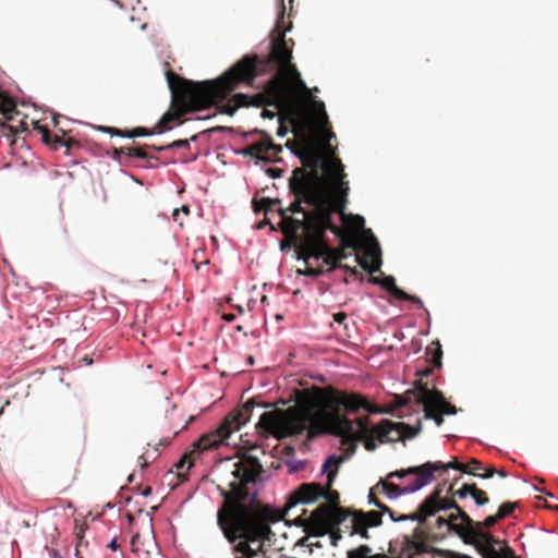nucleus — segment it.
<instances>
[{"mask_svg": "<svg viewBox=\"0 0 558 558\" xmlns=\"http://www.w3.org/2000/svg\"><path fill=\"white\" fill-rule=\"evenodd\" d=\"M332 403L338 410L326 416L308 412L288 417L275 411L263 412L258 417L256 428L262 435L271 436L277 439L295 437L305 432L307 433L308 440L320 435H333L342 438L348 444H352V451H354L356 444L364 439H366V450H375L376 442L374 439H369L371 437H376L383 442L390 439L389 435L392 432H397L399 437L413 438L421 429L420 427H412L403 423L397 426L387 420H383L380 424L372 426L365 417L348 418L339 410H344L349 413H356L361 409L369 413L381 412V410L374 409L357 395L337 393L332 398Z\"/></svg>", "mask_w": 558, "mask_h": 558, "instance_id": "nucleus-1", "label": "nucleus"}, {"mask_svg": "<svg viewBox=\"0 0 558 558\" xmlns=\"http://www.w3.org/2000/svg\"><path fill=\"white\" fill-rule=\"evenodd\" d=\"M260 473L257 459L235 463L230 493L225 495V504L216 514L217 526L230 545L231 554L242 558L264 555L275 535L270 525L282 520L280 510L256 500Z\"/></svg>", "mask_w": 558, "mask_h": 558, "instance_id": "nucleus-2", "label": "nucleus"}, {"mask_svg": "<svg viewBox=\"0 0 558 558\" xmlns=\"http://www.w3.org/2000/svg\"><path fill=\"white\" fill-rule=\"evenodd\" d=\"M323 172L329 177L333 197L324 194L323 178L316 167L312 171L298 168L293 170L289 181L294 199L287 210L292 214H302L303 220L300 223L303 228L323 236L328 230L337 236L341 235V229L332 220L336 213L342 223L349 225L354 231H363L365 219L360 215H348L344 211L349 187L343 181L345 174L341 161L329 158L323 163Z\"/></svg>", "mask_w": 558, "mask_h": 558, "instance_id": "nucleus-3", "label": "nucleus"}, {"mask_svg": "<svg viewBox=\"0 0 558 558\" xmlns=\"http://www.w3.org/2000/svg\"><path fill=\"white\" fill-rule=\"evenodd\" d=\"M260 62L257 58L245 57L221 77L215 81L197 82L189 92V99L195 110L219 106L220 112L233 116L240 107L258 105L246 94H235L228 98L240 84L252 85L258 75Z\"/></svg>", "mask_w": 558, "mask_h": 558, "instance_id": "nucleus-4", "label": "nucleus"}, {"mask_svg": "<svg viewBox=\"0 0 558 558\" xmlns=\"http://www.w3.org/2000/svg\"><path fill=\"white\" fill-rule=\"evenodd\" d=\"M281 7L277 15L274 33L271 36L270 48L272 59L278 68V73L274 75L267 84V92L270 98L269 105L279 109L286 106L291 99V85L305 94L306 97H313L312 90L302 80L300 72L292 64V50L289 44L293 45L291 39L287 40L284 35L291 29V24L287 27L283 24L286 8L283 0H280Z\"/></svg>", "mask_w": 558, "mask_h": 558, "instance_id": "nucleus-5", "label": "nucleus"}, {"mask_svg": "<svg viewBox=\"0 0 558 558\" xmlns=\"http://www.w3.org/2000/svg\"><path fill=\"white\" fill-rule=\"evenodd\" d=\"M440 489L430 493L418 506L417 511L403 514L398 518V521H414L424 524L426 520L434 517L439 511L457 510L456 514H451L448 519L438 517L436 520L437 526L448 532L454 533L458 536H473L483 541L487 539V535L483 534L477 523H474L471 518L456 504L454 501L445 499L440 496Z\"/></svg>", "mask_w": 558, "mask_h": 558, "instance_id": "nucleus-6", "label": "nucleus"}, {"mask_svg": "<svg viewBox=\"0 0 558 558\" xmlns=\"http://www.w3.org/2000/svg\"><path fill=\"white\" fill-rule=\"evenodd\" d=\"M253 408V402H246L230 421L228 420L218 429L203 435L195 444V448L203 452L226 444L232 432L240 429L250 420Z\"/></svg>", "mask_w": 558, "mask_h": 558, "instance_id": "nucleus-7", "label": "nucleus"}, {"mask_svg": "<svg viewBox=\"0 0 558 558\" xmlns=\"http://www.w3.org/2000/svg\"><path fill=\"white\" fill-rule=\"evenodd\" d=\"M312 234L304 246V262L307 265L306 275L317 277L324 272V267L330 268L333 263V251L324 241L323 235L315 231H307Z\"/></svg>", "mask_w": 558, "mask_h": 558, "instance_id": "nucleus-8", "label": "nucleus"}, {"mask_svg": "<svg viewBox=\"0 0 558 558\" xmlns=\"http://www.w3.org/2000/svg\"><path fill=\"white\" fill-rule=\"evenodd\" d=\"M312 113L317 124L318 135L320 141L323 142L328 156L324 159L319 155H315L312 160L306 162V166L310 168L308 171H312L314 167L316 170L319 169L323 171V163L329 158H335L332 156L333 151L331 149V140L336 138V135L327 129L328 125V114L325 109V104L320 100L312 99ZM305 163V161L303 160Z\"/></svg>", "mask_w": 558, "mask_h": 558, "instance_id": "nucleus-9", "label": "nucleus"}, {"mask_svg": "<svg viewBox=\"0 0 558 558\" xmlns=\"http://www.w3.org/2000/svg\"><path fill=\"white\" fill-rule=\"evenodd\" d=\"M471 520L478 524L481 532L487 535V539L482 542L480 538L471 537L465 534L464 536H460L463 542L474 545L483 558H505V553L501 550V541L494 537L493 534L487 531V529L495 525L498 520H500L498 515H489L483 522Z\"/></svg>", "mask_w": 558, "mask_h": 558, "instance_id": "nucleus-10", "label": "nucleus"}, {"mask_svg": "<svg viewBox=\"0 0 558 558\" xmlns=\"http://www.w3.org/2000/svg\"><path fill=\"white\" fill-rule=\"evenodd\" d=\"M436 471L437 465L435 463L426 462L424 463V471L417 474V477H415L412 483L403 487H398L396 484L381 481L383 490L389 499H397L403 495L414 494L434 481V473Z\"/></svg>", "mask_w": 558, "mask_h": 558, "instance_id": "nucleus-11", "label": "nucleus"}, {"mask_svg": "<svg viewBox=\"0 0 558 558\" xmlns=\"http://www.w3.org/2000/svg\"><path fill=\"white\" fill-rule=\"evenodd\" d=\"M326 489L316 483L302 484L294 493V501L289 505V509L295 505H310L314 504L318 498L326 496Z\"/></svg>", "mask_w": 558, "mask_h": 558, "instance_id": "nucleus-12", "label": "nucleus"}, {"mask_svg": "<svg viewBox=\"0 0 558 558\" xmlns=\"http://www.w3.org/2000/svg\"><path fill=\"white\" fill-rule=\"evenodd\" d=\"M420 403L422 405H430L445 415H453L457 413L456 407L447 403L444 395L437 390H426L420 398Z\"/></svg>", "mask_w": 558, "mask_h": 558, "instance_id": "nucleus-13", "label": "nucleus"}, {"mask_svg": "<svg viewBox=\"0 0 558 558\" xmlns=\"http://www.w3.org/2000/svg\"><path fill=\"white\" fill-rule=\"evenodd\" d=\"M347 460L344 456H339L336 453L329 454L322 464V474H326L327 477V488H329L338 474V470L340 465Z\"/></svg>", "mask_w": 558, "mask_h": 558, "instance_id": "nucleus-14", "label": "nucleus"}, {"mask_svg": "<svg viewBox=\"0 0 558 558\" xmlns=\"http://www.w3.org/2000/svg\"><path fill=\"white\" fill-rule=\"evenodd\" d=\"M379 284L384 289H386L396 299L404 300V301H413V302L417 303L420 306L423 305L422 301L418 298L410 295V294L405 293L404 291H402L400 288H398L396 286L395 278L392 276H385L381 279V281L379 282Z\"/></svg>", "mask_w": 558, "mask_h": 558, "instance_id": "nucleus-15", "label": "nucleus"}, {"mask_svg": "<svg viewBox=\"0 0 558 558\" xmlns=\"http://www.w3.org/2000/svg\"><path fill=\"white\" fill-rule=\"evenodd\" d=\"M352 523H357L362 527H374L381 524V515L376 511H355L352 514Z\"/></svg>", "mask_w": 558, "mask_h": 558, "instance_id": "nucleus-16", "label": "nucleus"}, {"mask_svg": "<svg viewBox=\"0 0 558 558\" xmlns=\"http://www.w3.org/2000/svg\"><path fill=\"white\" fill-rule=\"evenodd\" d=\"M258 134L260 138L254 143L257 147L258 153L272 150L275 153L281 151V146L272 143L271 137L264 131L255 130L252 134Z\"/></svg>", "mask_w": 558, "mask_h": 558, "instance_id": "nucleus-17", "label": "nucleus"}, {"mask_svg": "<svg viewBox=\"0 0 558 558\" xmlns=\"http://www.w3.org/2000/svg\"><path fill=\"white\" fill-rule=\"evenodd\" d=\"M283 462L287 466L288 473L291 475L305 470L308 465L307 460L293 459V458L286 459Z\"/></svg>", "mask_w": 558, "mask_h": 558, "instance_id": "nucleus-18", "label": "nucleus"}, {"mask_svg": "<svg viewBox=\"0 0 558 558\" xmlns=\"http://www.w3.org/2000/svg\"><path fill=\"white\" fill-rule=\"evenodd\" d=\"M423 471H424V464H422L420 466H410L404 470L393 471L388 474V477L389 478H392V477L403 478L408 475H415V477H417V474H421Z\"/></svg>", "mask_w": 558, "mask_h": 558, "instance_id": "nucleus-19", "label": "nucleus"}, {"mask_svg": "<svg viewBox=\"0 0 558 558\" xmlns=\"http://www.w3.org/2000/svg\"><path fill=\"white\" fill-rule=\"evenodd\" d=\"M371 548L366 545H361L355 549L348 551V558H384L378 555H371Z\"/></svg>", "mask_w": 558, "mask_h": 558, "instance_id": "nucleus-20", "label": "nucleus"}, {"mask_svg": "<svg viewBox=\"0 0 558 558\" xmlns=\"http://www.w3.org/2000/svg\"><path fill=\"white\" fill-rule=\"evenodd\" d=\"M436 465H437V470L442 466L444 469H453V470H458V471H461L462 473L464 474H471L472 472L468 469V466L463 463H460L458 461H450L446 464H442L440 462H434Z\"/></svg>", "mask_w": 558, "mask_h": 558, "instance_id": "nucleus-21", "label": "nucleus"}, {"mask_svg": "<svg viewBox=\"0 0 558 558\" xmlns=\"http://www.w3.org/2000/svg\"><path fill=\"white\" fill-rule=\"evenodd\" d=\"M471 497L474 500V502L480 507L485 506L489 502V499L486 497L485 493L483 490L477 489L475 485L473 487Z\"/></svg>", "mask_w": 558, "mask_h": 558, "instance_id": "nucleus-22", "label": "nucleus"}, {"mask_svg": "<svg viewBox=\"0 0 558 558\" xmlns=\"http://www.w3.org/2000/svg\"><path fill=\"white\" fill-rule=\"evenodd\" d=\"M239 154H241L244 157H250L252 159H255L256 162L262 160V157L259 156V153H258L257 147H256L255 144L248 145L247 147L241 149L239 151Z\"/></svg>", "mask_w": 558, "mask_h": 558, "instance_id": "nucleus-23", "label": "nucleus"}, {"mask_svg": "<svg viewBox=\"0 0 558 558\" xmlns=\"http://www.w3.org/2000/svg\"><path fill=\"white\" fill-rule=\"evenodd\" d=\"M116 134L118 136H121V137H128V138H132V137H144V136H150L153 135L154 133L151 132H147L145 131L144 129L142 128H137V129H134L131 133H126V134H123L122 132L120 131H117Z\"/></svg>", "mask_w": 558, "mask_h": 558, "instance_id": "nucleus-24", "label": "nucleus"}, {"mask_svg": "<svg viewBox=\"0 0 558 558\" xmlns=\"http://www.w3.org/2000/svg\"><path fill=\"white\" fill-rule=\"evenodd\" d=\"M514 507H515V505L512 502H505L498 508V511L496 514L498 515L499 519H502V518L509 515L513 511Z\"/></svg>", "mask_w": 558, "mask_h": 558, "instance_id": "nucleus-25", "label": "nucleus"}, {"mask_svg": "<svg viewBox=\"0 0 558 558\" xmlns=\"http://www.w3.org/2000/svg\"><path fill=\"white\" fill-rule=\"evenodd\" d=\"M474 485L475 484H472V485L464 484L460 489H458L454 493V496H458L461 499H464L468 496H471Z\"/></svg>", "mask_w": 558, "mask_h": 558, "instance_id": "nucleus-26", "label": "nucleus"}, {"mask_svg": "<svg viewBox=\"0 0 558 558\" xmlns=\"http://www.w3.org/2000/svg\"><path fill=\"white\" fill-rule=\"evenodd\" d=\"M128 155L130 157L138 158V159H147L148 155L142 149L137 147L128 148Z\"/></svg>", "mask_w": 558, "mask_h": 558, "instance_id": "nucleus-27", "label": "nucleus"}, {"mask_svg": "<svg viewBox=\"0 0 558 558\" xmlns=\"http://www.w3.org/2000/svg\"><path fill=\"white\" fill-rule=\"evenodd\" d=\"M423 407H424V411H425V418H432V420H434V422L437 426H441L444 423V418L441 417V415H433L429 410V408H432L430 405H423Z\"/></svg>", "mask_w": 558, "mask_h": 558, "instance_id": "nucleus-28", "label": "nucleus"}, {"mask_svg": "<svg viewBox=\"0 0 558 558\" xmlns=\"http://www.w3.org/2000/svg\"><path fill=\"white\" fill-rule=\"evenodd\" d=\"M468 469L472 472L470 475L480 476L481 474H476L475 471L484 470L483 464L475 459H472L468 464H465Z\"/></svg>", "mask_w": 558, "mask_h": 558, "instance_id": "nucleus-29", "label": "nucleus"}, {"mask_svg": "<svg viewBox=\"0 0 558 558\" xmlns=\"http://www.w3.org/2000/svg\"><path fill=\"white\" fill-rule=\"evenodd\" d=\"M167 148H169V149H175V148L190 149V141L189 140H178V141H174L171 144L167 145Z\"/></svg>", "mask_w": 558, "mask_h": 558, "instance_id": "nucleus-30", "label": "nucleus"}, {"mask_svg": "<svg viewBox=\"0 0 558 558\" xmlns=\"http://www.w3.org/2000/svg\"><path fill=\"white\" fill-rule=\"evenodd\" d=\"M494 474H497V475H499L502 478L507 476V473L504 470H496L494 468H489V469L486 470V472L484 474L480 475V477H482V478H489Z\"/></svg>", "mask_w": 558, "mask_h": 558, "instance_id": "nucleus-31", "label": "nucleus"}, {"mask_svg": "<svg viewBox=\"0 0 558 558\" xmlns=\"http://www.w3.org/2000/svg\"><path fill=\"white\" fill-rule=\"evenodd\" d=\"M368 504L379 508L381 512H389V508L377 500L372 493L368 495Z\"/></svg>", "mask_w": 558, "mask_h": 558, "instance_id": "nucleus-32", "label": "nucleus"}, {"mask_svg": "<svg viewBox=\"0 0 558 558\" xmlns=\"http://www.w3.org/2000/svg\"><path fill=\"white\" fill-rule=\"evenodd\" d=\"M166 77H167L169 89L171 90L172 95L174 96V94H175L174 80L178 77L170 71L166 72Z\"/></svg>", "mask_w": 558, "mask_h": 558, "instance_id": "nucleus-33", "label": "nucleus"}, {"mask_svg": "<svg viewBox=\"0 0 558 558\" xmlns=\"http://www.w3.org/2000/svg\"><path fill=\"white\" fill-rule=\"evenodd\" d=\"M353 534H360L363 538H368L367 527H362L357 523H352Z\"/></svg>", "mask_w": 558, "mask_h": 558, "instance_id": "nucleus-34", "label": "nucleus"}, {"mask_svg": "<svg viewBox=\"0 0 558 558\" xmlns=\"http://www.w3.org/2000/svg\"><path fill=\"white\" fill-rule=\"evenodd\" d=\"M234 129L231 128V126H215L213 129L209 130V132H213V133H218V132H233Z\"/></svg>", "mask_w": 558, "mask_h": 558, "instance_id": "nucleus-35", "label": "nucleus"}, {"mask_svg": "<svg viewBox=\"0 0 558 558\" xmlns=\"http://www.w3.org/2000/svg\"><path fill=\"white\" fill-rule=\"evenodd\" d=\"M377 253H379V244L376 241V239L373 236V245L371 247V254L375 256Z\"/></svg>", "mask_w": 558, "mask_h": 558, "instance_id": "nucleus-36", "label": "nucleus"}, {"mask_svg": "<svg viewBox=\"0 0 558 558\" xmlns=\"http://www.w3.org/2000/svg\"><path fill=\"white\" fill-rule=\"evenodd\" d=\"M335 322L342 324L347 319V315L344 313H337L333 315Z\"/></svg>", "mask_w": 558, "mask_h": 558, "instance_id": "nucleus-37", "label": "nucleus"}, {"mask_svg": "<svg viewBox=\"0 0 558 558\" xmlns=\"http://www.w3.org/2000/svg\"><path fill=\"white\" fill-rule=\"evenodd\" d=\"M287 133H288L287 129L282 124H280L277 129V135L279 137H284L287 135Z\"/></svg>", "mask_w": 558, "mask_h": 558, "instance_id": "nucleus-38", "label": "nucleus"}, {"mask_svg": "<svg viewBox=\"0 0 558 558\" xmlns=\"http://www.w3.org/2000/svg\"><path fill=\"white\" fill-rule=\"evenodd\" d=\"M262 117L265 118V119H272L275 117V112L270 111V110H267V109H264L262 111Z\"/></svg>", "mask_w": 558, "mask_h": 558, "instance_id": "nucleus-39", "label": "nucleus"}, {"mask_svg": "<svg viewBox=\"0 0 558 558\" xmlns=\"http://www.w3.org/2000/svg\"><path fill=\"white\" fill-rule=\"evenodd\" d=\"M40 132L43 133L44 141L48 143L50 136L49 131L46 128H41Z\"/></svg>", "mask_w": 558, "mask_h": 558, "instance_id": "nucleus-40", "label": "nucleus"}, {"mask_svg": "<svg viewBox=\"0 0 558 558\" xmlns=\"http://www.w3.org/2000/svg\"><path fill=\"white\" fill-rule=\"evenodd\" d=\"M108 547L111 549V550H117L118 549V543H117V539L116 538H112L110 541V543L108 544Z\"/></svg>", "mask_w": 558, "mask_h": 558, "instance_id": "nucleus-41", "label": "nucleus"}, {"mask_svg": "<svg viewBox=\"0 0 558 558\" xmlns=\"http://www.w3.org/2000/svg\"><path fill=\"white\" fill-rule=\"evenodd\" d=\"M150 147L156 151L169 150V148H167V145L166 146H150Z\"/></svg>", "mask_w": 558, "mask_h": 558, "instance_id": "nucleus-42", "label": "nucleus"}, {"mask_svg": "<svg viewBox=\"0 0 558 558\" xmlns=\"http://www.w3.org/2000/svg\"><path fill=\"white\" fill-rule=\"evenodd\" d=\"M138 463L142 468H145L148 464V462L144 459L143 456L138 458Z\"/></svg>", "mask_w": 558, "mask_h": 558, "instance_id": "nucleus-43", "label": "nucleus"}, {"mask_svg": "<svg viewBox=\"0 0 558 558\" xmlns=\"http://www.w3.org/2000/svg\"><path fill=\"white\" fill-rule=\"evenodd\" d=\"M50 556L52 558H63L57 549H52Z\"/></svg>", "mask_w": 558, "mask_h": 558, "instance_id": "nucleus-44", "label": "nucleus"}, {"mask_svg": "<svg viewBox=\"0 0 558 558\" xmlns=\"http://www.w3.org/2000/svg\"><path fill=\"white\" fill-rule=\"evenodd\" d=\"M234 318H235V316L232 315V314H225L223 315V319L227 320V322H232Z\"/></svg>", "mask_w": 558, "mask_h": 558, "instance_id": "nucleus-45", "label": "nucleus"}, {"mask_svg": "<svg viewBox=\"0 0 558 558\" xmlns=\"http://www.w3.org/2000/svg\"><path fill=\"white\" fill-rule=\"evenodd\" d=\"M388 515H389V519L392 521V522H399L398 521V518H395L392 511L389 509V512H386Z\"/></svg>", "mask_w": 558, "mask_h": 558, "instance_id": "nucleus-46", "label": "nucleus"}, {"mask_svg": "<svg viewBox=\"0 0 558 558\" xmlns=\"http://www.w3.org/2000/svg\"><path fill=\"white\" fill-rule=\"evenodd\" d=\"M99 130L102 132H108V133H111V131H112V129L108 128V126H100Z\"/></svg>", "mask_w": 558, "mask_h": 558, "instance_id": "nucleus-47", "label": "nucleus"}, {"mask_svg": "<svg viewBox=\"0 0 558 558\" xmlns=\"http://www.w3.org/2000/svg\"><path fill=\"white\" fill-rule=\"evenodd\" d=\"M58 119H59V116L53 114V123H54V125L59 124V120Z\"/></svg>", "mask_w": 558, "mask_h": 558, "instance_id": "nucleus-48", "label": "nucleus"}, {"mask_svg": "<svg viewBox=\"0 0 558 558\" xmlns=\"http://www.w3.org/2000/svg\"><path fill=\"white\" fill-rule=\"evenodd\" d=\"M84 362L87 364V365H90L93 363V360L92 359H88V357H84Z\"/></svg>", "mask_w": 558, "mask_h": 558, "instance_id": "nucleus-49", "label": "nucleus"}, {"mask_svg": "<svg viewBox=\"0 0 558 558\" xmlns=\"http://www.w3.org/2000/svg\"><path fill=\"white\" fill-rule=\"evenodd\" d=\"M114 3H116V5H117V7H119L120 9H123V4H122L120 1L114 0Z\"/></svg>", "mask_w": 558, "mask_h": 558, "instance_id": "nucleus-50", "label": "nucleus"}, {"mask_svg": "<svg viewBox=\"0 0 558 558\" xmlns=\"http://www.w3.org/2000/svg\"><path fill=\"white\" fill-rule=\"evenodd\" d=\"M236 310H238L240 313H243V312H244V310H243V307H242L241 305H238V306H236Z\"/></svg>", "mask_w": 558, "mask_h": 558, "instance_id": "nucleus-51", "label": "nucleus"}, {"mask_svg": "<svg viewBox=\"0 0 558 558\" xmlns=\"http://www.w3.org/2000/svg\"><path fill=\"white\" fill-rule=\"evenodd\" d=\"M149 494H150V488H147V489L143 493V495H144V496H147V495H149Z\"/></svg>", "mask_w": 558, "mask_h": 558, "instance_id": "nucleus-52", "label": "nucleus"}, {"mask_svg": "<svg viewBox=\"0 0 558 558\" xmlns=\"http://www.w3.org/2000/svg\"><path fill=\"white\" fill-rule=\"evenodd\" d=\"M182 210L185 213V214H189V208L186 206H183L182 207Z\"/></svg>", "mask_w": 558, "mask_h": 558, "instance_id": "nucleus-53", "label": "nucleus"}, {"mask_svg": "<svg viewBox=\"0 0 558 558\" xmlns=\"http://www.w3.org/2000/svg\"><path fill=\"white\" fill-rule=\"evenodd\" d=\"M248 363L252 365L254 363V360L252 356L248 357Z\"/></svg>", "mask_w": 558, "mask_h": 558, "instance_id": "nucleus-54", "label": "nucleus"}, {"mask_svg": "<svg viewBox=\"0 0 558 558\" xmlns=\"http://www.w3.org/2000/svg\"><path fill=\"white\" fill-rule=\"evenodd\" d=\"M505 558H513V557H512V553H511V551H509V557L505 554Z\"/></svg>", "mask_w": 558, "mask_h": 558, "instance_id": "nucleus-55", "label": "nucleus"}, {"mask_svg": "<svg viewBox=\"0 0 558 558\" xmlns=\"http://www.w3.org/2000/svg\"><path fill=\"white\" fill-rule=\"evenodd\" d=\"M533 489H534L535 492H542V490H541L538 487H536V486H533Z\"/></svg>", "mask_w": 558, "mask_h": 558, "instance_id": "nucleus-56", "label": "nucleus"}, {"mask_svg": "<svg viewBox=\"0 0 558 558\" xmlns=\"http://www.w3.org/2000/svg\"><path fill=\"white\" fill-rule=\"evenodd\" d=\"M133 481V475L129 476V482L131 483Z\"/></svg>", "mask_w": 558, "mask_h": 558, "instance_id": "nucleus-57", "label": "nucleus"}, {"mask_svg": "<svg viewBox=\"0 0 558 558\" xmlns=\"http://www.w3.org/2000/svg\"><path fill=\"white\" fill-rule=\"evenodd\" d=\"M196 137H197L196 135H193V136L191 137V141H195V140H196Z\"/></svg>", "mask_w": 558, "mask_h": 558, "instance_id": "nucleus-58", "label": "nucleus"}, {"mask_svg": "<svg viewBox=\"0 0 558 558\" xmlns=\"http://www.w3.org/2000/svg\"><path fill=\"white\" fill-rule=\"evenodd\" d=\"M286 147L290 148L292 150V147L290 146L289 143L286 144Z\"/></svg>", "mask_w": 558, "mask_h": 558, "instance_id": "nucleus-59", "label": "nucleus"}, {"mask_svg": "<svg viewBox=\"0 0 558 558\" xmlns=\"http://www.w3.org/2000/svg\"><path fill=\"white\" fill-rule=\"evenodd\" d=\"M364 232L371 233V230L364 228Z\"/></svg>", "mask_w": 558, "mask_h": 558, "instance_id": "nucleus-60", "label": "nucleus"}, {"mask_svg": "<svg viewBox=\"0 0 558 558\" xmlns=\"http://www.w3.org/2000/svg\"><path fill=\"white\" fill-rule=\"evenodd\" d=\"M364 232L371 233V230L364 228Z\"/></svg>", "mask_w": 558, "mask_h": 558, "instance_id": "nucleus-61", "label": "nucleus"}, {"mask_svg": "<svg viewBox=\"0 0 558 558\" xmlns=\"http://www.w3.org/2000/svg\"><path fill=\"white\" fill-rule=\"evenodd\" d=\"M234 558H242V557H240L239 555H234Z\"/></svg>", "mask_w": 558, "mask_h": 558, "instance_id": "nucleus-62", "label": "nucleus"}]
</instances>
